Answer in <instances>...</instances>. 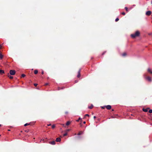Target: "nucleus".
Wrapping results in <instances>:
<instances>
[{"label": "nucleus", "mask_w": 152, "mask_h": 152, "mask_svg": "<svg viewBox=\"0 0 152 152\" xmlns=\"http://www.w3.org/2000/svg\"><path fill=\"white\" fill-rule=\"evenodd\" d=\"M140 32L137 31H136L134 34H131V36L132 38H134L136 37H138L140 35Z\"/></svg>", "instance_id": "nucleus-1"}, {"label": "nucleus", "mask_w": 152, "mask_h": 152, "mask_svg": "<svg viewBox=\"0 0 152 152\" xmlns=\"http://www.w3.org/2000/svg\"><path fill=\"white\" fill-rule=\"evenodd\" d=\"M143 76L144 78L147 80L148 81L150 82H151L152 81L151 78L149 76H147L146 74H145L143 75Z\"/></svg>", "instance_id": "nucleus-2"}, {"label": "nucleus", "mask_w": 152, "mask_h": 152, "mask_svg": "<svg viewBox=\"0 0 152 152\" xmlns=\"http://www.w3.org/2000/svg\"><path fill=\"white\" fill-rule=\"evenodd\" d=\"M15 73V70H10V74L11 75H14Z\"/></svg>", "instance_id": "nucleus-3"}, {"label": "nucleus", "mask_w": 152, "mask_h": 152, "mask_svg": "<svg viewBox=\"0 0 152 152\" xmlns=\"http://www.w3.org/2000/svg\"><path fill=\"white\" fill-rule=\"evenodd\" d=\"M151 11H147L146 13V15L148 16H149L151 14Z\"/></svg>", "instance_id": "nucleus-4"}, {"label": "nucleus", "mask_w": 152, "mask_h": 152, "mask_svg": "<svg viewBox=\"0 0 152 152\" xmlns=\"http://www.w3.org/2000/svg\"><path fill=\"white\" fill-rule=\"evenodd\" d=\"M80 71H81V69H80L78 72V74H77V77L78 78H79L80 76Z\"/></svg>", "instance_id": "nucleus-5"}, {"label": "nucleus", "mask_w": 152, "mask_h": 152, "mask_svg": "<svg viewBox=\"0 0 152 152\" xmlns=\"http://www.w3.org/2000/svg\"><path fill=\"white\" fill-rule=\"evenodd\" d=\"M106 108L108 110L111 109V107L110 105H107L106 106Z\"/></svg>", "instance_id": "nucleus-6"}, {"label": "nucleus", "mask_w": 152, "mask_h": 152, "mask_svg": "<svg viewBox=\"0 0 152 152\" xmlns=\"http://www.w3.org/2000/svg\"><path fill=\"white\" fill-rule=\"evenodd\" d=\"M149 109V108H148L146 109L143 108L142 110L143 111L145 112H147L148 111V110Z\"/></svg>", "instance_id": "nucleus-7"}, {"label": "nucleus", "mask_w": 152, "mask_h": 152, "mask_svg": "<svg viewBox=\"0 0 152 152\" xmlns=\"http://www.w3.org/2000/svg\"><path fill=\"white\" fill-rule=\"evenodd\" d=\"M8 77L10 79H12L13 78V77L11 76L9 73L8 74Z\"/></svg>", "instance_id": "nucleus-8"}, {"label": "nucleus", "mask_w": 152, "mask_h": 152, "mask_svg": "<svg viewBox=\"0 0 152 152\" xmlns=\"http://www.w3.org/2000/svg\"><path fill=\"white\" fill-rule=\"evenodd\" d=\"M148 72L152 75V71H151L150 68H148Z\"/></svg>", "instance_id": "nucleus-9"}, {"label": "nucleus", "mask_w": 152, "mask_h": 152, "mask_svg": "<svg viewBox=\"0 0 152 152\" xmlns=\"http://www.w3.org/2000/svg\"><path fill=\"white\" fill-rule=\"evenodd\" d=\"M61 139L59 137L57 138L56 139V142H60L61 141Z\"/></svg>", "instance_id": "nucleus-10"}, {"label": "nucleus", "mask_w": 152, "mask_h": 152, "mask_svg": "<svg viewBox=\"0 0 152 152\" xmlns=\"http://www.w3.org/2000/svg\"><path fill=\"white\" fill-rule=\"evenodd\" d=\"M127 55V53L126 52H124L122 54V56H125Z\"/></svg>", "instance_id": "nucleus-11"}, {"label": "nucleus", "mask_w": 152, "mask_h": 152, "mask_svg": "<svg viewBox=\"0 0 152 152\" xmlns=\"http://www.w3.org/2000/svg\"><path fill=\"white\" fill-rule=\"evenodd\" d=\"M50 143L52 145H55V142L54 141H53L50 142Z\"/></svg>", "instance_id": "nucleus-12"}, {"label": "nucleus", "mask_w": 152, "mask_h": 152, "mask_svg": "<svg viewBox=\"0 0 152 152\" xmlns=\"http://www.w3.org/2000/svg\"><path fill=\"white\" fill-rule=\"evenodd\" d=\"M3 57V56L1 53H0V59H2Z\"/></svg>", "instance_id": "nucleus-13"}, {"label": "nucleus", "mask_w": 152, "mask_h": 152, "mask_svg": "<svg viewBox=\"0 0 152 152\" xmlns=\"http://www.w3.org/2000/svg\"><path fill=\"white\" fill-rule=\"evenodd\" d=\"M71 123V122L69 121H67L66 123V125H69Z\"/></svg>", "instance_id": "nucleus-14"}, {"label": "nucleus", "mask_w": 152, "mask_h": 152, "mask_svg": "<svg viewBox=\"0 0 152 152\" xmlns=\"http://www.w3.org/2000/svg\"><path fill=\"white\" fill-rule=\"evenodd\" d=\"M38 72V71L37 70H34V73L35 74H37Z\"/></svg>", "instance_id": "nucleus-15"}, {"label": "nucleus", "mask_w": 152, "mask_h": 152, "mask_svg": "<svg viewBox=\"0 0 152 152\" xmlns=\"http://www.w3.org/2000/svg\"><path fill=\"white\" fill-rule=\"evenodd\" d=\"M0 73L1 74L4 73V71L3 70H0Z\"/></svg>", "instance_id": "nucleus-16"}, {"label": "nucleus", "mask_w": 152, "mask_h": 152, "mask_svg": "<svg viewBox=\"0 0 152 152\" xmlns=\"http://www.w3.org/2000/svg\"><path fill=\"white\" fill-rule=\"evenodd\" d=\"M125 9L126 10V11L127 12H129V10H128V8H127V7H125Z\"/></svg>", "instance_id": "nucleus-17"}, {"label": "nucleus", "mask_w": 152, "mask_h": 152, "mask_svg": "<svg viewBox=\"0 0 152 152\" xmlns=\"http://www.w3.org/2000/svg\"><path fill=\"white\" fill-rule=\"evenodd\" d=\"M93 107V106L92 104H91L90 106H88V108L89 109H92Z\"/></svg>", "instance_id": "nucleus-18"}, {"label": "nucleus", "mask_w": 152, "mask_h": 152, "mask_svg": "<svg viewBox=\"0 0 152 152\" xmlns=\"http://www.w3.org/2000/svg\"><path fill=\"white\" fill-rule=\"evenodd\" d=\"M83 134V132H79L78 134V135H80Z\"/></svg>", "instance_id": "nucleus-19"}, {"label": "nucleus", "mask_w": 152, "mask_h": 152, "mask_svg": "<svg viewBox=\"0 0 152 152\" xmlns=\"http://www.w3.org/2000/svg\"><path fill=\"white\" fill-rule=\"evenodd\" d=\"M26 75L24 74H23L21 75V77H24Z\"/></svg>", "instance_id": "nucleus-20"}, {"label": "nucleus", "mask_w": 152, "mask_h": 152, "mask_svg": "<svg viewBox=\"0 0 152 152\" xmlns=\"http://www.w3.org/2000/svg\"><path fill=\"white\" fill-rule=\"evenodd\" d=\"M86 116H88V117H89V115L88 114H86L85 115V116H84V118H85Z\"/></svg>", "instance_id": "nucleus-21"}, {"label": "nucleus", "mask_w": 152, "mask_h": 152, "mask_svg": "<svg viewBox=\"0 0 152 152\" xmlns=\"http://www.w3.org/2000/svg\"><path fill=\"white\" fill-rule=\"evenodd\" d=\"M121 14L124 15H125L126 14H125V13L124 12H122L121 13Z\"/></svg>", "instance_id": "nucleus-22"}, {"label": "nucleus", "mask_w": 152, "mask_h": 152, "mask_svg": "<svg viewBox=\"0 0 152 152\" xmlns=\"http://www.w3.org/2000/svg\"><path fill=\"white\" fill-rule=\"evenodd\" d=\"M119 20V19L118 18H117L115 19V21L116 22L118 21Z\"/></svg>", "instance_id": "nucleus-23"}, {"label": "nucleus", "mask_w": 152, "mask_h": 152, "mask_svg": "<svg viewBox=\"0 0 152 152\" xmlns=\"http://www.w3.org/2000/svg\"><path fill=\"white\" fill-rule=\"evenodd\" d=\"M149 112L150 113H152V109L150 110L149 111Z\"/></svg>", "instance_id": "nucleus-24"}, {"label": "nucleus", "mask_w": 152, "mask_h": 152, "mask_svg": "<svg viewBox=\"0 0 152 152\" xmlns=\"http://www.w3.org/2000/svg\"><path fill=\"white\" fill-rule=\"evenodd\" d=\"M29 124H28V123H26V124H25L24 125V126H26L28 125H29Z\"/></svg>", "instance_id": "nucleus-25"}, {"label": "nucleus", "mask_w": 152, "mask_h": 152, "mask_svg": "<svg viewBox=\"0 0 152 152\" xmlns=\"http://www.w3.org/2000/svg\"><path fill=\"white\" fill-rule=\"evenodd\" d=\"M55 127V125H53L52 126V128L53 129Z\"/></svg>", "instance_id": "nucleus-26"}, {"label": "nucleus", "mask_w": 152, "mask_h": 152, "mask_svg": "<svg viewBox=\"0 0 152 152\" xmlns=\"http://www.w3.org/2000/svg\"><path fill=\"white\" fill-rule=\"evenodd\" d=\"M70 130H71V129H66V130L65 131V132H68V131H70Z\"/></svg>", "instance_id": "nucleus-27"}, {"label": "nucleus", "mask_w": 152, "mask_h": 152, "mask_svg": "<svg viewBox=\"0 0 152 152\" xmlns=\"http://www.w3.org/2000/svg\"><path fill=\"white\" fill-rule=\"evenodd\" d=\"M67 133L66 132V133H64V135H64V136H66V135H67Z\"/></svg>", "instance_id": "nucleus-28"}, {"label": "nucleus", "mask_w": 152, "mask_h": 152, "mask_svg": "<svg viewBox=\"0 0 152 152\" xmlns=\"http://www.w3.org/2000/svg\"><path fill=\"white\" fill-rule=\"evenodd\" d=\"M106 106H104L101 107L102 109H104V108L105 107H106Z\"/></svg>", "instance_id": "nucleus-29"}, {"label": "nucleus", "mask_w": 152, "mask_h": 152, "mask_svg": "<svg viewBox=\"0 0 152 152\" xmlns=\"http://www.w3.org/2000/svg\"><path fill=\"white\" fill-rule=\"evenodd\" d=\"M37 85H38L37 84V83H34V86H36V87L37 86Z\"/></svg>", "instance_id": "nucleus-30"}, {"label": "nucleus", "mask_w": 152, "mask_h": 152, "mask_svg": "<svg viewBox=\"0 0 152 152\" xmlns=\"http://www.w3.org/2000/svg\"><path fill=\"white\" fill-rule=\"evenodd\" d=\"M1 48H2V46L1 45H0V49H1Z\"/></svg>", "instance_id": "nucleus-31"}, {"label": "nucleus", "mask_w": 152, "mask_h": 152, "mask_svg": "<svg viewBox=\"0 0 152 152\" xmlns=\"http://www.w3.org/2000/svg\"><path fill=\"white\" fill-rule=\"evenodd\" d=\"M42 75L44 74V71H43L42 72Z\"/></svg>", "instance_id": "nucleus-32"}, {"label": "nucleus", "mask_w": 152, "mask_h": 152, "mask_svg": "<svg viewBox=\"0 0 152 152\" xmlns=\"http://www.w3.org/2000/svg\"><path fill=\"white\" fill-rule=\"evenodd\" d=\"M48 83H46V84H45V86H47V85H48Z\"/></svg>", "instance_id": "nucleus-33"}, {"label": "nucleus", "mask_w": 152, "mask_h": 152, "mask_svg": "<svg viewBox=\"0 0 152 152\" xmlns=\"http://www.w3.org/2000/svg\"><path fill=\"white\" fill-rule=\"evenodd\" d=\"M50 125H51V124H49L48 125V126H50Z\"/></svg>", "instance_id": "nucleus-34"}, {"label": "nucleus", "mask_w": 152, "mask_h": 152, "mask_svg": "<svg viewBox=\"0 0 152 152\" xmlns=\"http://www.w3.org/2000/svg\"><path fill=\"white\" fill-rule=\"evenodd\" d=\"M80 119H81L80 118H79V119H78V120H77V121H78V120H80Z\"/></svg>", "instance_id": "nucleus-35"}, {"label": "nucleus", "mask_w": 152, "mask_h": 152, "mask_svg": "<svg viewBox=\"0 0 152 152\" xmlns=\"http://www.w3.org/2000/svg\"><path fill=\"white\" fill-rule=\"evenodd\" d=\"M75 83H77V80H75Z\"/></svg>", "instance_id": "nucleus-36"}, {"label": "nucleus", "mask_w": 152, "mask_h": 152, "mask_svg": "<svg viewBox=\"0 0 152 152\" xmlns=\"http://www.w3.org/2000/svg\"><path fill=\"white\" fill-rule=\"evenodd\" d=\"M96 118V116H94V119H95V118Z\"/></svg>", "instance_id": "nucleus-37"}, {"label": "nucleus", "mask_w": 152, "mask_h": 152, "mask_svg": "<svg viewBox=\"0 0 152 152\" xmlns=\"http://www.w3.org/2000/svg\"><path fill=\"white\" fill-rule=\"evenodd\" d=\"M104 52L102 54V55H103L104 54Z\"/></svg>", "instance_id": "nucleus-38"}, {"label": "nucleus", "mask_w": 152, "mask_h": 152, "mask_svg": "<svg viewBox=\"0 0 152 152\" xmlns=\"http://www.w3.org/2000/svg\"><path fill=\"white\" fill-rule=\"evenodd\" d=\"M83 123V124H85L86 123V122L85 121H84Z\"/></svg>", "instance_id": "nucleus-39"}, {"label": "nucleus", "mask_w": 152, "mask_h": 152, "mask_svg": "<svg viewBox=\"0 0 152 152\" xmlns=\"http://www.w3.org/2000/svg\"><path fill=\"white\" fill-rule=\"evenodd\" d=\"M65 113H66V114H67L68 113V112H66Z\"/></svg>", "instance_id": "nucleus-40"}, {"label": "nucleus", "mask_w": 152, "mask_h": 152, "mask_svg": "<svg viewBox=\"0 0 152 152\" xmlns=\"http://www.w3.org/2000/svg\"><path fill=\"white\" fill-rule=\"evenodd\" d=\"M8 131H10V129H8Z\"/></svg>", "instance_id": "nucleus-41"}, {"label": "nucleus", "mask_w": 152, "mask_h": 152, "mask_svg": "<svg viewBox=\"0 0 152 152\" xmlns=\"http://www.w3.org/2000/svg\"><path fill=\"white\" fill-rule=\"evenodd\" d=\"M151 4H152V1H151Z\"/></svg>", "instance_id": "nucleus-42"}, {"label": "nucleus", "mask_w": 152, "mask_h": 152, "mask_svg": "<svg viewBox=\"0 0 152 152\" xmlns=\"http://www.w3.org/2000/svg\"><path fill=\"white\" fill-rule=\"evenodd\" d=\"M62 125H63V126H64V124H63Z\"/></svg>", "instance_id": "nucleus-43"}, {"label": "nucleus", "mask_w": 152, "mask_h": 152, "mask_svg": "<svg viewBox=\"0 0 152 152\" xmlns=\"http://www.w3.org/2000/svg\"><path fill=\"white\" fill-rule=\"evenodd\" d=\"M1 125L0 124V127L1 126Z\"/></svg>", "instance_id": "nucleus-44"}, {"label": "nucleus", "mask_w": 152, "mask_h": 152, "mask_svg": "<svg viewBox=\"0 0 152 152\" xmlns=\"http://www.w3.org/2000/svg\"><path fill=\"white\" fill-rule=\"evenodd\" d=\"M1 136V135H0V136Z\"/></svg>", "instance_id": "nucleus-45"}]
</instances>
